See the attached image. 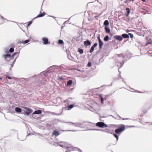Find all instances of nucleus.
<instances>
[{
    "label": "nucleus",
    "mask_w": 152,
    "mask_h": 152,
    "mask_svg": "<svg viewBox=\"0 0 152 152\" xmlns=\"http://www.w3.org/2000/svg\"><path fill=\"white\" fill-rule=\"evenodd\" d=\"M69 123V125H70V124H72L73 125L76 127H80L82 128H88V126L89 125L88 124H87L86 123H81L80 122L73 123L69 122H65Z\"/></svg>",
    "instance_id": "obj_1"
},
{
    "label": "nucleus",
    "mask_w": 152,
    "mask_h": 152,
    "mask_svg": "<svg viewBox=\"0 0 152 152\" xmlns=\"http://www.w3.org/2000/svg\"><path fill=\"white\" fill-rule=\"evenodd\" d=\"M125 129V125L123 124H121L119 126V127L116 129L115 130V132L118 134L120 132H121L124 131Z\"/></svg>",
    "instance_id": "obj_2"
},
{
    "label": "nucleus",
    "mask_w": 152,
    "mask_h": 152,
    "mask_svg": "<svg viewBox=\"0 0 152 152\" xmlns=\"http://www.w3.org/2000/svg\"><path fill=\"white\" fill-rule=\"evenodd\" d=\"M59 145L61 147H65L66 148H70L71 146V144H68L66 142H61L59 143Z\"/></svg>",
    "instance_id": "obj_3"
},
{
    "label": "nucleus",
    "mask_w": 152,
    "mask_h": 152,
    "mask_svg": "<svg viewBox=\"0 0 152 152\" xmlns=\"http://www.w3.org/2000/svg\"><path fill=\"white\" fill-rule=\"evenodd\" d=\"M96 125L100 128H103L104 127H107V124L102 122H99L97 123L96 124Z\"/></svg>",
    "instance_id": "obj_4"
},
{
    "label": "nucleus",
    "mask_w": 152,
    "mask_h": 152,
    "mask_svg": "<svg viewBox=\"0 0 152 152\" xmlns=\"http://www.w3.org/2000/svg\"><path fill=\"white\" fill-rule=\"evenodd\" d=\"M3 57L4 59L6 61H7V62H8V61L11 59H12V58H11L10 54L8 53H7L5 55H3Z\"/></svg>",
    "instance_id": "obj_5"
},
{
    "label": "nucleus",
    "mask_w": 152,
    "mask_h": 152,
    "mask_svg": "<svg viewBox=\"0 0 152 152\" xmlns=\"http://www.w3.org/2000/svg\"><path fill=\"white\" fill-rule=\"evenodd\" d=\"M24 109L26 110V111H25L24 115H28L32 112V110L31 108L28 107H25Z\"/></svg>",
    "instance_id": "obj_6"
},
{
    "label": "nucleus",
    "mask_w": 152,
    "mask_h": 152,
    "mask_svg": "<svg viewBox=\"0 0 152 152\" xmlns=\"http://www.w3.org/2000/svg\"><path fill=\"white\" fill-rule=\"evenodd\" d=\"M42 40L43 41L42 43L44 45L50 44V42H48V39L47 38L43 37L42 39Z\"/></svg>",
    "instance_id": "obj_7"
},
{
    "label": "nucleus",
    "mask_w": 152,
    "mask_h": 152,
    "mask_svg": "<svg viewBox=\"0 0 152 152\" xmlns=\"http://www.w3.org/2000/svg\"><path fill=\"white\" fill-rule=\"evenodd\" d=\"M124 60H122V62L118 61L116 62V65L118 66H119V64L120 65V67L119 68H121L122 66L124 64Z\"/></svg>",
    "instance_id": "obj_8"
},
{
    "label": "nucleus",
    "mask_w": 152,
    "mask_h": 152,
    "mask_svg": "<svg viewBox=\"0 0 152 152\" xmlns=\"http://www.w3.org/2000/svg\"><path fill=\"white\" fill-rule=\"evenodd\" d=\"M71 149L70 150L71 151H78L80 152H82V151L80 149L76 148V147H74L73 146L71 145Z\"/></svg>",
    "instance_id": "obj_9"
},
{
    "label": "nucleus",
    "mask_w": 152,
    "mask_h": 152,
    "mask_svg": "<svg viewBox=\"0 0 152 152\" xmlns=\"http://www.w3.org/2000/svg\"><path fill=\"white\" fill-rule=\"evenodd\" d=\"M97 45L98 44L97 43H95L91 47L89 50V52L90 53H91L94 51V48L97 46Z\"/></svg>",
    "instance_id": "obj_10"
},
{
    "label": "nucleus",
    "mask_w": 152,
    "mask_h": 152,
    "mask_svg": "<svg viewBox=\"0 0 152 152\" xmlns=\"http://www.w3.org/2000/svg\"><path fill=\"white\" fill-rule=\"evenodd\" d=\"M113 37L119 41H121L123 39L122 37L118 35H115Z\"/></svg>",
    "instance_id": "obj_11"
},
{
    "label": "nucleus",
    "mask_w": 152,
    "mask_h": 152,
    "mask_svg": "<svg viewBox=\"0 0 152 152\" xmlns=\"http://www.w3.org/2000/svg\"><path fill=\"white\" fill-rule=\"evenodd\" d=\"M86 130H89L100 131H102V132H107V133H111L110 132H108V131H104V130H102V129H86Z\"/></svg>",
    "instance_id": "obj_12"
},
{
    "label": "nucleus",
    "mask_w": 152,
    "mask_h": 152,
    "mask_svg": "<svg viewBox=\"0 0 152 152\" xmlns=\"http://www.w3.org/2000/svg\"><path fill=\"white\" fill-rule=\"evenodd\" d=\"M99 96L100 98L101 103L102 104H104V101L106 100V97H103L102 95V94L99 95Z\"/></svg>",
    "instance_id": "obj_13"
},
{
    "label": "nucleus",
    "mask_w": 152,
    "mask_h": 152,
    "mask_svg": "<svg viewBox=\"0 0 152 152\" xmlns=\"http://www.w3.org/2000/svg\"><path fill=\"white\" fill-rule=\"evenodd\" d=\"M84 44L85 45L88 46L91 45V42L90 40H87L84 42Z\"/></svg>",
    "instance_id": "obj_14"
},
{
    "label": "nucleus",
    "mask_w": 152,
    "mask_h": 152,
    "mask_svg": "<svg viewBox=\"0 0 152 152\" xmlns=\"http://www.w3.org/2000/svg\"><path fill=\"white\" fill-rule=\"evenodd\" d=\"M67 56L68 58L70 60L73 61H76L74 58L72 56H71L70 55L67 54Z\"/></svg>",
    "instance_id": "obj_15"
},
{
    "label": "nucleus",
    "mask_w": 152,
    "mask_h": 152,
    "mask_svg": "<svg viewBox=\"0 0 152 152\" xmlns=\"http://www.w3.org/2000/svg\"><path fill=\"white\" fill-rule=\"evenodd\" d=\"M52 134L56 136H58L60 134V133L58 131L54 130L53 131Z\"/></svg>",
    "instance_id": "obj_16"
},
{
    "label": "nucleus",
    "mask_w": 152,
    "mask_h": 152,
    "mask_svg": "<svg viewBox=\"0 0 152 152\" xmlns=\"http://www.w3.org/2000/svg\"><path fill=\"white\" fill-rule=\"evenodd\" d=\"M42 113V111L40 110H36L34 111L33 113L32 114H41Z\"/></svg>",
    "instance_id": "obj_17"
},
{
    "label": "nucleus",
    "mask_w": 152,
    "mask_h": 152,
    "mask_svg": "<svg viewBox=\"0 0 152 152\" xmlns=\"http://www.w3.org/2000/svg\"><path fill=\"white\" fill-rule=\"evenodd\" d=\"M57 67H58V66L56 65L52 66H50V67L48 69V71L51 70L53 69L54 70L55 69L57 68Z\"/></svg>",
    "instance_id": "obj_18"
},
{
    "label": "nucleus",
    "mask_w": 152,
    "mask_h": 152,
    "mask_svg": "<svg viewBox=\"0 0 152 152\" xmlns=\"http://www.w3.org/2000/svg\"><path fill=\"white\" fill-rule=\"evenodd\" d=\"M45 14V13L44 12H43L42 13H40L39 14H38L34 18H37L42 17L44 16Z\"/></svg>",
    "instance_id": "obj_19"
},
{
    "label": "nucleus",
    "mask_w": 152,
    "mask_h": 152,
    "mask_svg": "<svg viewBox=\"0 0 152 152\" xmlns=\"http://www.w3.org/2000/svg\"><path fill=\"white\" fill-rule=\"evenodd\" d=\"M105 31L106 33H109L110 32V29L107 26H105L104 28Z\"/></svg>",
    "instance_id": "obj_20"
},
{
    "label": "nucleus",
    "mask_w": 152,
    "mask_h": 152,
    "mask_svg": "<svg viewBox=\"0 0 152 152\" xmlns=\"http://www.w3.org/2000/svg\"><path fill=\"white\" fill-rule=\"evenodd\" d=\"M122 36L124 38H129V34H123L122 35Z\"/></svg>",
    "instance_id": "obj_21"
},
{
    "label": "nucleus",
    "mask_w": 152,
    "mask_h": 152,
    "mask_svg": "<svg viewBox=\"0 0 152 152\" xmlns=\"http://www.w3.org/2000/svg\"><path fill=\"white\" fill-rule=\"evenodd\" d=\"M99 48L100 49H101L102 48V46L103 45V42L102 41L99 42Z\"/></svg>",
    "instance_id": "obj_22"
},
{
    "label": "nucleus",
    "mask_w": 152,
    "mask_h": 152,
    "mask_svg": "<svg viewBox=\"0 0 152 152\" xmlns=\"http://www.w3.org/2000/svg\"><path fill=\"white\" fill-rule=\"evenodd\" d=\"M14 51V49L13 48H10L9 49V51H8V50H7L5 51V52L6 53H9V52H10V53H12Z\"/></svg>",
    "instance_id": "obj_23"
},
{
    "label": "nucleus",
    "mask_w": 152,
    "mask_h": 152,
    "mask_svg": "<svg viewBox=\"0 0 152 152\" xmlns=\"http://www.w3.org/2000/svg\"><path fill=\"white\" fill-rule=\"evenodd\" d=\"M15 111L18 113H20L21 111V109L19 107H17L15 108Z\"/></svg>",
    "instance_id": "obj_24"
},
{
    "label": "nucleus",
    "mask_w": 152,
    "mask_h": 152,
    "mask_svg": "<svg viewBox=\"0 0 152 152\" xmlns=\"http://www.w3.org/2000/svg\"><path fill=\"white\" fill-rule=\"evenodd\" d=\"M72 83V80H69L67 83V86H69L71 85Z\"/></svg>",
    "instance_id": "obj_25"
},
{
    "label": "nucleus",
    "mask_w": 152,
    "mask_h": 152,
    "mask_svg": "<svg viewBox=\"0 0 152 152\" xmlns=\"http://www.w3.org/2000/svg\"><path fill=\"white\" fill-rule=\"evenodd\" d=\"M19 52H15L12 55V60H13L14 58V56H15L17 55H19Z\"/></svg>",
    "instance_id": "obj_26"
},
{
    "label": "nucleus",
    "mask_w": 152,
    "mask_h": 152,
    "mask_svg": "<svg viewBox=\"0 0 152 152\" xmlns=\"http://www.w3.org/2000/svg\"><path fill=\"white\" fill-rule=\"evenodd\" d=\"M126 12H127V13L126 14V16L127 17L129 16V13L130 12V10L129 8H126Z\"/></svg>",
    "instance_id": "obj_27"
},
{
    "label": "nucleus",
    "mask_w": 152,
    "mask_h": 152,
    "mask_svg": "<svg viewBox=\"0 0 152 152\" xmlns=\"http://www.w3.org/2000/svg\"><path fill=\"white\" fill-rule=\"evenodd\" d=\"M109 23L108 20H106L104 21V25L105 26H107L109 25Z\"/></svg>",
    "instance_id": "obj_28"
},
{
    "label": "nucleus",
    "mask_w": 152,
    "mask_h": 152,
    "mask_svg": "<svg viewBox=\"0 0 152 152\" xmlns=\"http://www.w3.org/2000/svg\"><path fill=\"white\" fill-rule=\"evenodd\" d=\"M29 42V40L27 39V40H26L25 41H22V42H21L20 43H22V44H25L27 43H28Z\"/></svg>",
    "instance_id": "obj_29"
},
{
    "label": "nucleus",
    "mask_w": 152,
    "mask_h": 152,
    "mask_svg": "<svg viewBox=\"0 0 152 152\" xmlns=\"http://www.w3.org/2000/svg\"><path fill=\"white\" fill-rule=\"evenodd\" d=\"M109 40V37L108 35H106L104 38V40L105 41H107Z\"/></svg>",
    "instance_id": "obj_30"
},
{
    "label": "nucleus",
    "mask_w": 152,
    "mask_h": 152,
    "mask_svg": "<svg viewBox=\"0 0 152 152\" xmlns=\"http://www.w3.org/2000/svg\"><path fill=\"white\" fill-rule=\"evenodd\" d=\"M78 51L80 54H83L84 52L83 50L81 48H78Z\"/></svg>",
    "instance_id": "obj_31"
},
{
    "label": "nucleus",
    "mask_w": 152,
    "mask_h": 152,
    "mask_svg": "<svg viewBox=\"0 0 152 152\" xmlns=\"http://www.w3.org/2000/svg\"><path fill=\"white\" fill-rule=\"evenodd\" d=\"M48 71H46L45 72H42L41 73V75H43L44 76H46L47 73L49 71H48Z\"/></svg>",
    "instance_id": "obj_32"
},
{
    "label": "nucleus",
    "mask_w": 152,
    "mask_h": 152,
    "mask_svg": "<svg viewBox=\"0 0 152 152\" xmlns=\"http://www.w3.org/2000/svg\"><path fill=\"white\" fill-rule=\"evenodd\" d=\"M74 107V105L73 104H71L69 105L68 107V110H70L72 109Z\"/></svg>",
    "instance_id": "obj_33"
},
{
    "label": "nucleus",
    "mask_w": 152,
    "mask_h": 152,
    "mask_svg": "<svg viewBox=\"0 0 152 152\" xmlns=\"http://www.w3.org/2000/svg\"><path fill=\"white\" fill-rule=\"evenodd\" d=\"M91 111L93 112H95V113H96V112L98 111L97 110L94 109L93 108L91 109Z\"/></svg>",
    "instance_id": "obj_34"
},
{
    "label": "nucleus",
    "mask_w": 152,
    "mask_h": 152,
    "mask_svg": "<svg viewBox=\"0 0 152 152\" xmlns=\"http://www.w3.org/2000/svg\"><path fill=\"white\" fill-rule=\"evenodd\" d=\"M64 43V41L61 39L58 40V43L59 44H62Z\"/></svg>",
    "instance_id": "obj_35"
},
{
    "label": "nucleus",
    "mask_w": 152,
    "mask_h": 152,
    "mask_svg": "<svg viewBox=\"0 0 152 152\" xmlns=\"http://www.w3.org/2000/svg\"><path fill=\"white\" fill-rule=\"evenodd\" d=\"M113 135L114 136V137H115L116 138L117 141L118 139V136L115 134H113Z\"/></svg>",
    "instance_id": "obj_36"
},
{
    "label": "nucleus",
    "mask_w": 152,
    "mask_h": 152,
    "mask_svg": "<svg viewBox=\"0 0 152 152\" xmlns=\"http://www.w3.org/2000/svg\"><path fill=\"white\" fill-rule=\"evenodd\" d=\"M32 23V21H30L27 23V26H29Z\"/></svg>",
    "instance_id": "obj_37"
},
{
    "label": "nucleus",
    "mask_w": 152,
    "mask_h": 152,
    "mask_svg": "<svg viewBox=\"0 0 152 152\" xmlns=\"http://www.w3.org/2000/svg\"><path fill=\"white\" fill-rule=\"evenodd\" d=\"M129 36H130V37L131 38H132L134 36L132 34L130 33H129Z\"/></svg>",
    "instance_id": "obj_38"
},
{
    "label": "nucleus",
    "mask_w": 152,
    "mask_h": 152,
    "mask_svg": "<svg viewBox=\"0 0 152 152\" xmlns=\"http://www.w3.org/2000/svg\"><path fill=\"white\" fill-rule=\"evenodd\" d=\"M67 150L65 152H71V151H71L70 150L71 149L70 148H66Z\"/></svg>",
    "instance_id": "obj_39"
},
{
    "label": "nucleus",
    "mask_w": 152,
    "mask_h": 152,
    "mask_svg": "<svg viewBox=\"0 0 152 152\" xmlns=\"http://www.w3.org/2000/svg\"><path fill=\"white\" fill-rule=\"evenodd\" d=\"M97 39L98 40V41H102L100 38V35H99L97 37Z\"/></svg>",
    "instance_id": "obj_40"
},
{
    "label": "nucleus",
    "mask_w": 152,
    "mask_h": 152,
    "mask_svg": "<svg viewBox=\"0 0 152 152\" xmlns=\"http://www.w3.org/2000/svg\"><path fill=\"white\" fill-rule=\"evenodd\" d=\"M91 66V63L89 62L88 64V66L89 67H90Z\"/></svg>",
    "instance_id": "obj_41"
},
{
    "label": "nucleus",
    "mask_w": 152,
    "mask_h": 152,
    "mask_svg": "<svg viewBox=\"0 0 152 152\" xmlns=\"http://www.w3.org/2000/svg\"><path fill=\"white\" fill-rule=\"evenodd\" d=\"M1 17L2 19L3 20H7L6 19H5L1 15Z\"/></svg>",
    "instance_id": "obj_42"
},
{
    "label": "nucleus",
    "mask_w": 152,
    "mask_h": 152,
    "mask_svg": "<svg viewBox=\"0 0 152 152\" xmlns=\"http://www.w3.org/2000/svg\"><path fill=\"white\" fill-rule=\"evenodd\" d=\"M58 78L59 80H62L63 79V77L61 76L59 77Z\"/></svg>",
    "instance_id": "obj_43"
},
{
    "label": "nucleus",
    "mask_w": 152,
    "mask_h": 152,
    "mask_svg": "<svg viewBox=\"0 0 152 152\" xmlns=\"http://www.w3.org/2000/svg\"><path fill=\"white\" fill-rule=\"evenodd\" d=\"M121 119L123 120H129L130 118H121Z\"/></svg>",
    "instance_id": "obj_44"
},
{
    "label": "nucleus",
    "mask_w": 152,
    "mask_h": 152,
    "mask_svg": "<svg viewBox=\"0 0 152 152\" xmlns=\"http://www.w3.org/2000/svg\"><path fill=\"white\" fill-rule=\"evenodd\" d=\"M6 77L8 78V79H12V78L11 77H10L8 76H7V77Z\"/></svg>",
    "instance_id": "obj_45"
},
{
    "label": "nucleus",
    "mask_w": 152,
    "mask_h": 152,
    "mask_svg": "<svg viewBox=\"0 0 152 152\" xmlns=\"http://www.w3.org/2000/svg\"><path fill=\"white\" fill-rule=\"evenodd\" d=\"M18 55H17V56H16V58H15V59L14 60V62H15V61H16V58H17L18 57Z\"/></svg>",
    "instance_id": "obj_46"
},
{
    "label": "nucleus",
    "mask_w": 152,
    "mask_h": 152,
    "mask_svg": "<svg viewBox=\"0 0 152 152\" xmlns=\"http://www.w3.org/2000/svg\"><path fill=\"white\" fill-rule=\"evenodd\" d=\"M122 55H119L118 57V60H120V57H121V56H120Z\"/></svg>",
    "instance_id": "obj_47"
},
{
    "label": "nucleus",
    "mask_w": 152,
    "mask_h": 152,
    "mask_svg": "<svg viewBox=\"0 0 152 152\" xmlns=\"http://www.w3.org/2000/svg\"><path fill=\"white\" fill-rule=\"evenodd\" d=\"M118 77H120L121 78H122V81H123V78H122L121 77V75H119V76H118Z\"/></svg>",
    "instance_id": "obj_48"
},
{
    "label": "nucleus",
    "mask_w": 152,
    "mask_h": 152,
    "mask_svg": "<svg viewBox=\"0 0 152 152\" xmlns=\"http://www.w3.org/2000/svg\"><path fill=\"white\" fill-rule=\"evenodd\" d=\"M72 131V132H75L76 131H75L73 130H69L68 131Z\"/></svg>",
    "instance_id": "obj_49"
},
{
    "label": "nucleus",
    "mask_w": 152,
    "mask_h": 152,
    "mask_svg": "<svg viewBox=\"0 0 152 152\" xmlns=\"http://www.w3.org/2000/svg\"><path fill=\"white\" fill-rule=\"evenodd\" d=\"M125 56H122V58H125Z\"/></svg>",
    "instance_id": "obj_50"
},
{
    "label": "nucleus",
    "mask_w": 152,
    "mask_h": 152,
    "mask_svg": "<svg viewBox=\"0 0 152 152\" xmlns=\"http://www.w3.org/2000/svg\"><path fill=\"white\" fill-rule=\"evenodd\" d=\"M143 112L145 114L146 112V111L145 110V111H143Z\"/></svg>",
    "instance_id": "obj_51"
},
{
    "label": "nucleus",
    "mask_w": 152,
    "mask_h": 152,
    "mask_svg": "<svg viewBox=\"0 0 152 152\" xmlns=\"http://www.w3.org/2000/svg\"><path fill=\"white\" fill-rule=\"evenodd\" d=\"M110 36H113V34H112V33H110Z\"/></svg>",
    "instance_id": "obj_52"
},
{
    "label": "nucleus",
    "mask_w": 152,
    "mask_h": 152,
    "mask_svg": "<svg viewBox=\"0 0 152 152\" xmlns=\"http://www.w3.org/2000/svg\"><path fill=\"white\" fill-rule=\"evenodd\" d=\"M132 1V2H133L134 0H128L127 1Z\"/></svg>",
    "instance_id": "obj_53"
},
{
    "label": "nucleus",
    "mask_w": 152,
    "mask_h": 152,
    "mask_svg": "<svg viewBox=\"0 0 152 152\" xmlns=\"http://www.w3.org/2000/svg\"><path fill=\"white\" fill-rule=\"evenodd\" d=\"M13 65L12 64H11V67H13Z\"/></svg>",
    "instance_id": "obj_54"
},
{
    "label": "nucleus",
    "mask_w": 152,
    "mask_h": 152,
    "mask_svg": "<svg viewBox=\"0 0 152 152\" xmlns=\"http://www.w3.org/2000/svg\"><path fill=\"white\" fill-rule=\"evenodd\" d=\"M65 102H68V99H67L65 101Z\"/></svg>",
    "instance_id": "obj_55"
},
{
    "label": "nucleus",
    "mask_w": 152,
    "mask_h": 152,
    "mask_svg": "<svg viewBox=\"0 0 152 152\" xmlns=\"http://www.w3.org/2000/svg\"><path fill=\"white\" fill-rule=\"evenodd\" d=\"M15 63V62H14V61H13V63H12V64L13 65Z\"/></svg>",
    "instance_id": "obj_56"
},
{
    "label": "nucleus",
    "mask_w": 152,
    "mask_h": 152,
    "mask_svg": "<svg viewBox=\"0 0 152 152\" xmlns=\"http://www.w3.org/2000/svg\"><path fill=\"white\" fill-rule=\"evenodd\" d=\"M150 42H148V43H146V44H147H147H150Z\"/></svg>",
    "instance_id": "obj_57"
},
{
    "label": "nucleus",
    "mask_w": 152,
    "mask_h": 152,
    "mask_svg": "<svg viewBox=\"0 0 152 152\" xmlns=\"http://www.w3.org/2000/svg\"><path fill=\"white\" fill-rule=\"evenodd\" d=\"M64 26H62L61 27V29H62L63 28Z\"/></svg>",
    "instance_id": "obj_58"
},
{
    "label": "nucleus",
    "mask_w": 152,
    "mask_h": 152,
    "mask_svg": "<svg viewBox=\"0 0 152 152\" xmlns=\"http://www.w3.org/2000/svg\"><path fill=\"white\" fill-rule=\"evenodd\" d=\"M110 116H112L113 117V118H114V116H113V115H110Z\"/></svg>",
    "instance_id": "obj_59"
},
{
    "label": "nucleus",
    "mask_w": 152,
    "mask_h": 152,
    "mask_svg": "<svg viewBox=\"0 0 152 152\" xmlns=\"http://www.w3.org/2000/svg\"><path fill=\"white\" fill-rule=\"evenodd\" d=\"M2 110L0 108V112H1V110Z\"/></svg>",
    "instance_id": "obj_60"
},
{
    "label": "nucleus",
    "mask_w": 152,
    "mask_h": 152,
    "mask_svg": "<svg viewBox=\"0 0 152 152\" xmlns=\"http://www.w3.org/2000/svg\"><path fill=\"white\" fill-rule=\"evenodd\" d=\"M131 89L132 90H134V89L133 88H131Z\"/></svg>",
    "instance_id": "obj_61"
},
{
    "label": "nucleus",
    "mask_w": 152,
    "mask_h": 152,
    "mask_svg": "<svg viewBox=\"0 0 152 152\" xmlns=\"http://www.w3.org/2000/svg\"><path fill=\"white\" fill-rule=\"evenodd\" d=\"M0 79L1 80L2 79V78H1V77H0Z\"/></svg>",
    "instance_id": "obj_62"
},
{
    "label": "nucleus",
    "mask_w": 152,
    "mask_h": 152,
    "mask_svg": "<svg viewBox=\"0 0 152 152\" xmlns=\"http://www.w3.org/2000/svg\"><path fill=\"white\" fill-rule=\"evenodd\" d=\"M66 23V22H64V23Z\"/></svg>",
    "instance_id": "obj_63"
},
{
    "label": "nucleus",
    "mask_w": 152,
    "mask_h": 152,
    "mask_svg": "<svg viewBox=\"0 0 152 152\" xmlns=\"http://www.w3.org/2000/svg\"><path fill=\"white\" fill-rule=\"evenodd\" d=\"M11 68H12V67H10V70H11Z\"/></svg>",
    "instance_id": "obj_64"
}]
</instances>
